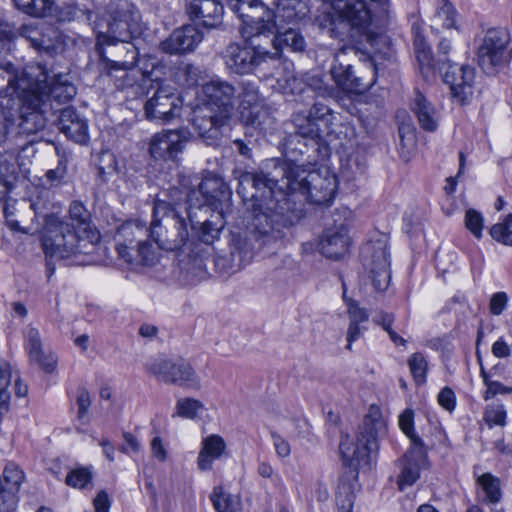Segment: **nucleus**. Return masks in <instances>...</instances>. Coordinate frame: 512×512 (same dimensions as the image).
I'll list each match as a JSON object with an SVG mask.
<instances>
[{
  "instance_id": "obj_1",
  "label": "nucleus",
  "mask_w": 512,
  "mask_h": 512,
  "mask_svg": "<svg viewBox=\"0 0 512 512\" xmlns=\"http://www.w3.org/2000/svg\"><path fill=\"white\" fill-rule=\"evenodd\" d=\"M337 178L328 170H307L300 177H289L263 189L258 197H249L251 205L244 217V227L231 231L229 240L233 266L240 269L264 250H272L282 242L286 230L301 217L289 199L299 193L316 205H328L334 199Z\"/></svg>"
},
{
  "instance_id": "obj_2",
  "label": "nucleus",
  "mask_w": 512,
  "mask_h": 512,
  "mask_svg": "<svg viewBox=\"0 0 512 512\" xmlns=\"http://www.w3.org/2000/svg\"><path fill=\"white\" fill-rule=\"evenodd\" d=\"M200 97L205 108L194 110L192 125L209 146L219 144L221 129L230 121L236 102L244 125L265 130L273 122L270 107L253 82L241 81L236 87L227 80L213 78L201 86Z\"/></svg>"
},
{
  "instance_id": "obj_3",
  "label": "nucleus",
  "mask_w": 512,
  "mask_h": 512,
  "mask_svg": "<svg viewBox=\"0 0 512 512\" xmlns=\"http://www.w3.org/2000/svg\"><path fill=\"white\" fill-rule=\"evenodd\" d=\"M300 133L298 127L293 126L283 142L285 160L272 159L268 166V172H243L237 180V193L242 200L248 201L249 197H258L263 189L266 192L268 186L281 182L289 177H300L306 173V168L316 164L318 151V139Z\"/></svg>"
},
{
  "instance_id": "obj_4",
  "label": "nucleus",
  "mask_w": 512,
  "mask_h": 512,
  "mask_svg": "<svg viewBox=\"0 0 512 512\" xmlns=\"http://www.w3.org/2000/svg\"><path fill=\"white\" fill-rule=\"evenodd\" d=\"M37 217L43 218L45 225L41 236L42 250L47 258L55 260L72 259L78 265L88 264L89 256L95 251L92 240L81 238L76 227L58 216L60 206L48 203L40 197L31 203Z\"/></svg>"
},
{
  "instance_id": "obj_5",
  "label": "nucleus",
  "mask_w": 512,
  "mask_h": 512,
  "mask_svg": "<svg viewBox=\"0 0 512 512\" xmlns=\"http://www.w3.org/2000/svg\"><path fill=\"white\" fill-rule=\"evenodd\" d=\"M94 29L98 44H124L121 49L126 51L125 59L109 61L110 68L129 70L136 65L138 52L129 41L141 33L142 25L140 12L135 6L123 3L108 19L97 20Z\"/></svg>"
},
{
  "instance_id": "obj_6",
  "label": "nucleus",
  "mask_w": 512,
  "mask_h": 512,
  "mask_svg": "<svg viewBox=\"0 0 512 512\" xmlns=\"http://www.w3.org/2000/svg\"><path fill=\"white\" fill-rule=\"evenodd\" d=\"M386 429V423L379 406L371 405L359 427L356 442L348 435L343 436L339 449L346 466L361 469L371 465V454L378 449L377 437Z\"/></svg>"
},
{
  "instance_id": "obj_7",
  "label": "nucleus",
  "mask_w": 512,
  "mask_h": 512,
  "mask_svg": "<svg viewBox=\"0 0 512 512\" xmlns=\"http://www.w3.org/2000/svg\"><path fill=\"white\" fill-rule=\"evenodd\" d=\"M187 215V213L185 212ZM188 217L170 203L157 200L153 207L150 236L158 247L166 251H178L189 241Z\"/></svg>"
},
{
  "instance_id": "obj_8",
  "label": "nucleus",
  "mask_w": 512,
  "mask_h": 512,
  "mask_svg": "<svg viewBox=\"0 0 512 512\" xmlns=\"http://www.w3.org/2000/svg\"><path fill=\"white\" fill-rule=\"evenodd\" d=\"M181 186L186 194L187 217L194 228V209L205 214L210 211V206H214L216 210L232 211L229 204L231 191L220 177L210 176L202 180L198 177L184 179Z\"/></svg>"
},
{
  "instance_id": "obj_9",
  "label": "nucleus",
  "mask_w": 512,
  "mask_h": 512,
  "mask_svg": "<svg viewBox=\"0 0 512 512\" xmlns=\"http://www.w3.org/2000/svg\"><path fill=\"white\" fill-rule=\"evenodd\" d=\"M31 73L22 72V77L18 75L10 76L8 86L14 92H22V105L20 107V123L19 126L24 133L33 134L42 130L47 121V114L53 110V107L47 100L33 90L27 83L25 76Z\"/></svg>"
},
{
  "instance_id": "obj_10",
  "label": "nucleus",
  "mask_w": 512,
  "mask_h": 512,
  "mask_svg": "<svg viewBox=\"0 0 512 512\" xmlns=\"http://www.w3.org/2000/svg\"><path fill=\"white\" fill-rule=\"evenodd\" d=\"M510 31L504 27L491 28L482 39V73L489 77L507 75L512 61Z\"/></svg>"
},
{
  "instance_id": "obj_11",
  "label": "nucleus",
  "mask_w": 512,
  "mask_h": 512,
  "mask_svg": "<svg viewBox=\"0 0 512 512\" xmlns=\"http://www.w3.org/2000/svg\"><path fill=\"white\" fill-rule=\"evenodd\" d=\"M451 43L442 39L438 44V59L436 66L441 72L443 81L451 90L453 97L459 98L464 104L472 96V83L475 80V69L469 66H459L447 58Z\"/></svg>"
},
{
  "instance_id": "obj_12",
  "label": "nucleus",
  "mask_w": 512,
  "mask_h": 512,
  "mask_svg": "<svg viewBox=\"0 0 512 512\" xmlns=\"http://www.w3.org/2000/svg\"><path fill=\"white\" fill-rule=\"evenodd\" d=\"M229 9L242 21L241 35L244 39L271 36L272 24L267 22L271 9L264 0H228Z\"/></svg>"
},
{
  "instance_id": "obj_13",
  "label": "nucleus",
  "mask_w": 512,
  "mask_h": 512,
  "mask_svg": "<svg viewBox=\"0 0 512 512\" xmlns=\"http://www.w3.org/2000/svg\"><path fill=\"white\" fill-rule=\"evenodd\" d=\"M357 55L358 50L353 46L340 48L334 56L330 75L336 86L341 90L348 93L363 94L375 83V73L373 72L369 79L357 75L348 59L349 56L356 57Z\"/></svg>"
},
{
  "instance_id": "obj_14",
  "label": "nucleus",
  "mask_w": 512,
  "mask_h": 512,
  "mask_svg": "<svg viewBox=\"0 0 512 512\" xmlns=\"http://www.w3.org/2000/svg\"><path fill=\"white\" fill-rule=\"evenodd\" d=\"M330 3L333 9L342 19L339 25L349 30L357 29L360 33L366 34L368 27L375 15L373 9L366 0H323ZM374 3L381 13L386 12L388 0H369Z\"/></svg>"
},
{
  "instance_id": "obj_15",
  "label": "nucleus",
  "mask_w": 512,
  "mask_h": 512,
  "mask_svg": "<svg viewBox=\"0 0 512 512\" xmlns=\"http://www.w3.org/2000/svg\"><path fill=\"white\" fill-rule=\"evenodd\" d=\"M148 370L158 380L167 384L200 389V379L194 368L184 359H155Z\"/></svg>"
},
{
  "instance_id": "obj_16",
  "label": "nucleus",
  "mask_w": 512,
  "mask_h": 512,
  "mask_svg": "<svg viewBox=\"0 0 512 512\" xmlns=\"http://www.w3.org/2000/svg\"><path fill=\"white\" fill-rule=\"evenodd\" d=\"M257 38L245 39L249 47L238 43H231L226 47L224 58L227 68L236 74L251 73L258 65L270 56V52L263 49Z\"/></svg>"
},
{
  "instance_id": "obj_17",
  "label": "nucleus",
  "mask_w": 512,
  "mask_h": 512,
  "mask_svg": "<svg viewBox=\"0 0 512 512\" xmlns=\"http://www.w3.org/2000/svg\"><path fill=\"white\" fill-rule=\"evenodd\" d=\"M191 139L192 133L186 127L162 130L152 136L149 153L155 160L177 161Z\"/></svg>"
},
{
  "instance_id": "obj_18",
  "label": "nucleus",
  "mask_w": 512,
  "mask_h": 512,
  "mask_svg": "<svg viewBox=\"0 0 512 512\" xmlns=\"http://www.w3.org/2000/svg\"><path fill=\"white\" fill-rule=\"evenodd\" d=\"M365 265L369 268L372 284L376 291L383 292L391 280L389 251L384 240L367 243L362 248Z\"/></svg>"
},
{
  "instance_id": "obj_19",
  "label": "nucleus",
  "mask_w": 512,
  "mask_h": 512,
  "mask_svg": "<svg viewBox=\"0 0 512 512\" xmlns=\"http://www.w3.org/2000/svg\"><path fill=\"white\" fill-rule=\"evenodd\" d=\"M182 106L183 101L176 89L161 85L146 101L144 109L147 119L166 123L180 116Z\"/></svg>"
},
{
  "instance_id": "obj_20",
  "label": "nucleus",
  "mask_w": 512,
  "mask_h": 512,
  "mask_svg": "<svg viewBox=\"0 0 512 512\" xmlns=\"http://www.w3.org/2000/svg\"><path fill=\"white\" fill-rule=\"evenodd\" d=\"M41 70L37 79L29 80L26 79V83L33 89L37 90V93L41 94L48 103L52 105V100L58 104L66 103L74 98L77 93L76 87L71 82L68 74L58 73L55 74L51 81L48 82L49 76Z\"/></svg>"
},
{
  "instance_id": "obj_21",
  "label": "nucleus",
  "mask_w": 512,
  "mask_h": 512,
  "mask_svg": "<svg viewBox=\"0 0 512 512\" xmlns=\"http://www.w3.org/2000/svg\"><path fill=\"white\" fill-rule=\"evenodd\" d=\"M332 110L321 102H315L307 115L297 113L293 118V126L298 127L300 133L311 137H321L332 124Z\"/></svg>"
},
{
  "instance_id": "obj_22",
  "label": "nucleus",
  "mask_w": 512,
  "mask_h": 512,
  "mask_svg": "<svg viewBox=\"0 0 512 512\" xmlns=\"http://www.w3.org/2000/svg\"><path fill=\"white\" fill-rule=\"evenodd\" d=\"M203 40L202 32L194 25L175 29L160 43V50L168 54H185L193 51Z\"/></svg>"
},
{
  "instance_id": "obj_23",
  "label": "nucleus",
  "mask_w": 512,
  "mask_h": 512,
  "mask_svg": "<svg viewBox=\"0 0 512 512\" xmlns=\"http://www.w3.org/2000/svg\"><path fill=\"white\" fill-rule=\"evenodd\" d=\"M426 460L427 450L425 447L419 446V444H416V447H410L402 459L399 460L401 467V473L397 480L399 490L403 491L418 480L420 470L424 467Z\"/></svg>"
},
{
  "instance_id": "obj_24",
  "label": "nucleus",
  "mask_w": 512,
  "mask_h": 512,
  "mask_svg": "<svg viewBox=\"0 0 512 512\" xmlns=\"http://www.w3.org/2000/svg\"><path fill=\"white\" fill-rule=\"evenodd\" d=\"M24 480V473L15 464L9 463L0 477V512H14L17 506V492Z\"/></svg>"
},
{
  "instance_id": "obj_25",
  "label": "nucleus",
  "mask_w": 512,
  "mask_h": 512,
  "mask_svg": "<svg viewBox=\"0 0 512 512\" xmlns=\"http://www.w3.org/2000/svg\"><path fill=\"white\" fill-rule=\"evenodd\" d=\"M350 237L344 224L328 228L324 231L319 242L321 253L331 259H339L349 248Z\"/></svg>"
},
{
  "instance_id": "obj_26",
  "label": "nucleus",
  "mask_w": 512,
  "mask_h": 512,
  "mask_svg": "<svg viewBox=\"0 0 512 512\" xmlns=\"http://www.w3.org/2000/svg\"><path fill=\"white\" fill-rule=\"evenodd\" d=\"M134 242L130 239L125 243H118L116 249L119 257L129 264L154 265L158 257L152 245L148 241Z\"/></svg>"
},
{
  "instance_id": "obj_27",
  "label": "nucleus",
  "mask_w": 512,
  "mask_h": 512,
  "mask_svg": "<svg viewBox=\"0 0 512 512\" xmlns=\"http://www.w3.org/2000/svg\"><path fill=\"white\" fill-rule=\"evenodd\" d=\"M194 218H196L195 211ZM233 218V211H225L224 209H221L215 214H212L211 219H205L203 222L196 221V219H194L195 228L192 227V223L189 219L188 221L190 228L196 231L198 239L201 242L210 245L218 239L224 225Z\"/></svg>"
},
{
  "instance_id": "obj_28",
  "label": "nucleus",
  "mask_w": 512,
  "mask_h": 512,
  "mask_svg": "<svg viewBox=\"0 0 512 512\" xmlns=\"http://www.w3.org/2000/svg\"><path fill=\"white\" fill-rule=\"evenodd\" d=\"M223 5L217 0H191L187 12L191 19H201L202 26L213 29L222 23Z\"/></svg>"
},
{
  "instance_id": "obj_29",
  "label": "nucleus",
  "mask_w": 512,
  "mask_h": 512,
  "mask_svg": "<svg viewBox=\"0 0 512 512\" xmlns=\"http://www.w3.org/2000/svg\"><path fill=\"white\" fill-rule=\"evenodd\" d=\"M303 3L300 0H278L276 9H271V16H267L265 24H272L271 35L275 30H281L286 24L297 23L302 18Z\"/></svg>"
},
{
  "instance_id": "obj_30",
  "label": "nucleus",
  "mask_w": 512,
  "mask_h": 512,
  "mask_svg": "<svg viewBox=\"0 0 512 512\" xmlns=\"http://www.w3.org/2000/svg\"><path fill=\"white\" fill-rule=\"evenodd\" d=\"M59 112L57 118L59 130L76 143H86L88 140L86 121L79 116L73 107L63 108Z\"/></svg>"
},
{
  "instance_id": "obj_31",
  "label": "nucleus",
  "mask_w": 512,
  "mask_h": 512,
  "mask_svg": "<svg viewBox=\"0 0 512 512\" xmlns=\"http://www.w3.org/2000/svg\"><path fill=\"white\" fill-rule=\"evenodd\" d=\"M276 34L273 37L272 44L274 48V52H270L269 58H278L280 57L281 50L286 47L292 52H304L307 47V42L304 36L294 28H288L281 32L280 30H275Z\"/></svg>"
},
{
  "instance_id": "obj_32",
  "label": "nucleus",
  "mask_w": 512,
  "mask_h": 512,
  "mask_svg": "<svg viewBox=\"0 0 512 512\" xmlns=\"http://www.w3.org/2000/svg\"><path fill=\"white\" fill-rule=\"evenodd\" d=\"M412 111L418 119L420 127L427 132H434L438 128L439 115L434 105L420 92H416Z\"/></svg>"
},
{
  "instance_id": "obj_33",
  "label": "nucleus",
  "mask_w": 512,
  "mask_h": 512,
  "mask_svg": "<svg viewBox=\"0 0 512 512\" xmlns=\"http://www.w3.org/2000/svg\"><path fill=\"white\" fill-rule=\"evenodd\" d=\"M226 448L222 437L210 435L203 439L202 448L198 455V467L200 470H210L213 461L220 458Z\"/></svg>"
},
{
  "instance_id": "obj_34",
  "label": "nucleus",
  "mask_w": 512,
  "mask_h": 512,
  "mask_svg": "<svg viewBox=\"0 0 512 512\" xmlns=\"http://www.w3.org/2000/svg\"><path fill=\"white\" fill-rule=\"evenodd\" d=\"M482 504L497 506L502 499V481L491 473H482Z\"/></svg>"
},
{
  "instance_id": "obj_35",
  "label": "nucleus",
  "mask_w": 512,
  "mask_h": 512,
  "mask_svg": "<svg viewBox=\"0 0 512 512\" xmlns=\"http://www.w3.org/2000/svg\"><path fill=\"white\" fill-rule=\"evenodd\" d=\"M457 12L448 0H437L433 23L445 29L456 28Z\"/></svg>"
},
{
  "instance_id": "obj_36",
  "label": "nucleus",
  "mask_w": 512,
  "mask_h": 512,
  "mask_svg": "<svg viewBox=\"0 0 512 512\" xmlns=\"http://www.w3.org/2000/svg\"><path fill=\"white\" fill-rule=\"evenodd\" d=\"M19 10L33 17H46L52 13L53 0H13Z\"/></svg>"
},
{
  "instance_id": "obj_37",
  "label": "nucleus",
  "mask_w": 512,
  "mask_h": 512,
  "mask_svg": "<svg viewBox=\"0 0 512 512\" xmlns=\"http://www.w3.org/2000/svg\"><path fill=\"white\" fill-rule=\"evenodd\" d=\"M211 501L217 512H238L239 500L237 497L226 493L221 487H215L211 495Z\"/></svg>"
},
{
  "instance_id": "obj_38",
  "label": "nucleus",
  "mask_w": 512,
  "mask_h": 512,
  "mask_svg": "<svg viewBox=\"0 0 512 512\" xmlns=\"http://www.w3.org/2000/svg\"><path fill=\"white\" fill-rule=\"evenodd\" d=\"M354 489L352 483L341 480L336 491V505L338 512H352L354 505Z\"/></svg>"
},
{
  "instance_id": "obj_39",
  "label": "nucleus",
  "mask_w": 512,
  "mask_h": 512,
  "mask_svg": "<svg viewBox=\"0 0 512 512\" xmlns=\"http://www.w3.org/2000/svg\"><path fill=\"white\" fill-rule=\"evenodd\" d=\"M483 419L489 428L494 426L505 427L507 424V411L505 406L500 402L488 404L485 408Z\"/></svg>"
},
{
  "instance_id": "obj_40",
  "label": "nucleus",
  "mask_w": 512,
  "mask_h": 512,
  "mask_svg": "<svg viewBox=\"0 0 512 512\" xmlns=\"http://www.w3.org/2000/svg\"><path fill=\"white\" fill-rule=\"evenodd\" d=\"M489 233L497 242L512 246V213L508 214L502 222L494 224Z\"/></svg>"
},
{
  "instance_id": "obj_41",
  "label": "nucleus",
  "mask_w": 512,
  "mask_h": 512,
  "mask_svg": "<svg viewBox=\"0 0 512 512\" xmlns=\"http://www.w3.org/2000/svg\"><path fill=\"white\" fill-rule=\"evenodd\" d=\"M93 474L88 467L72 469L66 476V484L77 489H85L92 484Z\"/></svg>"
},
{
  "instance_id": "obj_42",
  "label": "nucleus",
  "mask_w": 512,
  "mask_h": 512,
  "mask_svg": "<svg viewBox=\"0 0 512 512\" xmlns=\"http://www.w3.org/2000/svg\"><path fill=\"white\" fill-rule=\"evenodd\" d=\"M399 427L403 433L410 439L411 447H425L422 439L414 433V412L411 409L404 410L399 416Z\"/></svg>"
},
{
  "instance_id": "obj_43",
  "label": "nucleus",
  "mask_w": 512,
  "mask_h": 512,
  "mask_svg": "<svg viewBox=\"0 0 512 512\" xmlns=\"http://www.w3.org/2000/svg\"><path fill=\"white\" fill-rule=\"evenodd\" d=\"M202 409V402L194 398L179 399L176 403V414L182 418L193 419Z\"/></svg>"
},
{
  "instance_id": "obj_44",
  "label": "nucleus",
  "mask_w": 512,
  "mask_h": 512,
  "mask_svg": "<svg viewBox=\"0 0 512 512\" xmlns=\"http://www.w3.org/2000/svg\"><path fill=\"white\" fill-rule=\"evenodd\" d=\"M414 49L417 60L421 66L434 65L430 47L428 46L424 36L418 30H415L414 34Z\"/></svg>"
},
{
  "instance_id": "obj_45",
  "label": "nucleus",
  "mask_w": 512,
  "mask_h": 512,
  "mask_svg": "<svg viewBox=\"0 0 512 512\" xmlns=\"http://www.w3.org/2000/svg\"><path fill=\"white\" fill-rule=\"evenodd\" d=\"M69 218L73 222L72 224L74 226L76 224L78 228L83 229L84 232H87L90 215L82 203L74 201L70 204Z\"/></svg>"
},
{
  "instance_id": "obj_46",
  "label": "nucleus",
  "mask_w": 512,
  "mask_h": 512,
  "mask_svg": "<svg viewBox=\"0 0 512 512\" xmlns=\"http://www.w3.org/2000/svg\"><path fill=\"white\" fill-rule=\"evenodd\" d=\"M410 372L417 384H423L426 381L427 362L421 353H414L408 360Z\"/></svg>"
},
{
  "instance_id": "obj_47",
  "label": "nucleus",
  "mask_w": 512,
  "mask_h": 512,
  "mask_svg": "<svg viewBox=\"0 0 512 512\" xmlns=\"http://www.w3.org/2000/svg\"><path fill=\"white\" fill-rule=\"evenodd\" d=\"M29 358L46 373H53L56 370L57 357L49 350L41 348L38 355H29Z\"/></svg>"
},
{
  "instance_id": "obj_48",
  "label": "nucleus",
  "mask_w": 512,
  "mask_h": 512,
  "mask_svg": "<svg viewBox=\"0 0 512 512\" xmlns=\"http://www.w3.org/2000/svg\"><path fill=\"white\" fill-rule=\"evenodd\" d=\"M15 37L16 31L14 26L0 19V56L7 54L11 50V44Z\"/></svg>"
},
{
  "instance_id": "obj_49",
  "label": "nucleus",
  "mask_w": 512,
  "mask_h": 512,
  "mask_svg": "<svg viewBox=\"0 0 512 512\" xmlns=\"http://www.w3.org/2000/svg\"><path fill=\"white\" fill-rule=\"evenodd\" d=\"M482 381L486 386V391L484 394V399L489 400L490 398L495 397L498 394H511L512 387L505 386L498 381H493L490 377L485 373L482 368Z\"/></svg>"
},
{
  "instance_id": "obj_50",
  "label": "nucleus",
  "mask_w": 512,
  "mask_h": 512,
  "mask_svg": "<svg viewBox=\"0 0 512 512\" xmlns=\"http://www.w3.org/2000/svg\"><path fill=\"white\" fill-rule=\"evenodd\" d=\"M57 37V31L52 26L47 25L36 50L47 54H53L57 48Z\"/></svg>"
},
{
  "instance_id": "obj_51",
  "label": "nucleus",
  "mask_w": 512,
  "mask_h": 512,
  "mask_svg": "<svg viewBox=\"0 0 512 512\" xmlns=\"http://www.w3.org/2000/svg\"><path fill=\"white\" fill-rule=\"evenodd\" d=\"M46 26L23 25L19 30V34L36 50L46 30Z\"/></svg>"
},
{
  "instance_id": "obj_52",
  "label": "nucleus",
  "mask_w": 512,
  "mask_h": 512,
  "mask_svg": "<svg viewBox=\"0 0 512 512\" xmlns=\"http://www.w3.org/2000/svg\"><path fill=\"white\" fill-rule=\"evenodd\" d=\"M43 348L39 330L29 326L26 332L25 349L29 355H38L40 349Z\"/></svg>"
},
{
  "instance_id": "obj_53",
  "label": "nucleus",
  "mask_w": 512,
  "mask_h": 512,
  "mask_svg": "<svg viewBox=\"0 0 512 512\" xmlns=\"http://www.w3.org/2000/svg\"><path fill=\"white\" fill-rule=\"evenodd\" d=\"M349 322L362 324L368 321L369 315L366 309L359 306L358 302L352 299L347 301Z\"/></svg>"
},
{
  "instance_id": "obj_54",
  "label": "nucleus",
  "mask_w": 512,
  "mask_h": 512,
  "mask_svg": "<svg viewBox=\"0 0 512 512\" xmlns=\"http://www.w3.org/2000/svg\"><path fill=\"white\" fill-rule=\"evenodd\" d=\"M508 304V295L505 292L494 293L489 300V312L492 315H500L506 309Z\"/></svg>"
},
{
  "instance_id": "obj_55",
  "label": "nucleus",
  "mask_w": 512,
  "mask_h": 512,
  "mask_svg": "<svg viewBox=\"0 0 512 512\" xmlns=\"http://www.w3.org/2000/svg\"><path fill=\"white\" fill-rule=\"evenodd\" d=\"M76 403L78 406L77 418L83 420L91 405V397L86 388L82 387L78 389Z\"/></svg>"
},
{
  "instance_id": "obj_56",
  "label": "nucleus",
  "mask_w": 512,
  "mask_h": 512,
  "mask_svg": "<svg viewBox=\"0 0 512 512\" xmlns=\"http://www.w3.org/2000/svg\"><path fill=\"white\" fill-rule=\"evenodd\" d=\"M67 173V161L62 158L59 160L55 169H50L46 172V178L51 185L57 186L62 183Z\"/></svg>"
},
{
  "instance_id": "obj_57",
  "label": "nucleus",
  "mask_w": 512,
  "mask_h": 512,
  "mask_svg": "<svg viewBox=\"0 0 512 512\" xmlns=\"http://www.w3.org/2000/svg\"><path fill=\"white\" fill-rule=\"evenodd\" d=\"M438 403L445 410L452 412L456 406V396L450 387H444L438 394Z\"/></svg>"
},
{
  "instance_id": "obj_58",
  "label": "nucleus",
  "mask_w": 512,
  "mask_h": 512,
  "mask_svg": "<svg viewBox=\"0 0 512 512\" xmlns=\"http://www.w3.org/2000/svg\"><path fill=\"white\" fill-rule=\"evenodd\" d=\"M465 226L476 238H480V214L478 211L474 209L466 211Z\"/></svg>"
},
{
  "instance_id": "obj_59",
  "label": "nucleus",
  "mask_w": 512,
  "mask_h": 512,
  "mask_svg": "<svg viewBox=\"0 0 512 512\" xmlns=\"http://www.w3.org/2000/svg\"><path fill=\"white\" fill-rule=\"evenodd\" d=\"M181 76L187 86L197 85L199 80V69L191 64H186L180 69Z\"/></svg>"
},
{
  "instance_id": "obj_60",
  "label": "nucleus",
  "mask_w": 512,
  "mask_h": 512,
  "mask_svg": "<svg viewBox=\"0 0 512 512\" xmlns=\"http://www.w3.org/2000/svg\"><path fill=\"white\" fill-rule=\"evenodd\" d=\"M124 444L121 446V451L123 453H138L141 450V444L138 439L131 433L125 432L123 434Z\"/></svg>"
},
{
  "instance_id": "obj_61",
  "label": "nucleus",
  "mask_w": 512,
  "mask_h": 512,
  "mask_svg": "<svg viewBox=\"0 0 512 512\" xmlns=\"http://www.w3.org/2000/svg\"><path fill=\"white\" fill-rule=\"evenodd\" d=\"M273 445L279 457L285 458L290 455L289 443L276 433H272Z\"/></svg>"
},
{
  "instance_id": "obj_62",
  "label": "nucleus",
  "mask_w": 512,
  "mask_h": 512,
  "mask_svg": "<svg viewBox=\"0 0 512 512\" xmlns=\"http://www.w3.org/2000/svg\"><path fill=\"white\" fill-rule=\"evenodd\" d=\"M95 512H109L110 499L105 491H100L93 501Z\"/></svg>"
},
{
  "instance_id": "obj_63",
  "label": "nucleus",
  "mask_w": 512,
  "mask_h": 512,
  "mask_svg": "<svg viewBox=\"0 0 512 512\" xmlns=\"http://www.w3.org/2000/svg\"><path fill=\"white\" fill-rule=\"evenodd\" d=\"M151 451L154 457L163 462L167 458V451L163 445L162 439L156 436L151 441Z\"/></svg>"
},
{
  "instance_id": "obj_64",
  "label": "nucleus",
  "mask_w": 512,
  "mask_h": 512,
  "mask_svg": "<svg viewBox=\"0 0 512 512\" xmlns=\"http://www.w3.org/2000/svg\"><path fill=\"white\" fill-rule=\"evenodd\" d=\"M492 353L494 356L498 358H504L509 356L510 349L507 343L503 339H498L496 342L492 345Z\"/></svg>"
}]
</instances>
